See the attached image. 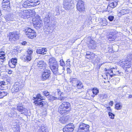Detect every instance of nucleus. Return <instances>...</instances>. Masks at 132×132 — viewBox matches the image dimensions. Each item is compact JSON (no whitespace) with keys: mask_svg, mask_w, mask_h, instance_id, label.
<instances>
[{"mask_svg":"<svg viewBox=\"0 0 132 132\" xmlns=\"http://www.w3.org/2000/svg\"><path fill=\"white\" fill-rule=\"evenodd\" d=\"M71 104L69 102H64L59 106V112L62 114L69 112L70 110Z\"/></svg>","mask_w":132,"mask_h":132,"instance_id":"nucleus-1","label":"nucleus"},{"mask_svg":"<svg viewBox=\"0 0 132 132\" xmlns=\"http://www.w3.org/2000/svg\"><path fill=\"white\" fill-rule=\"evenodd\" d=\"M34 99L35 101L34 103L36 106V107L38 108H41L45 104L44 102L42 101L43 98L39 94H38L35 96H34Z\"/></svg>","mask_w":132,"mask_h":132,"instance_id":"nucleus-2","label":"nucleus"},{"mask_svg":"<svg viewBox=\"0 0 132 132\" xmlns=\"http://www.w3.org/2000/svg\"><path fill=\"white\" fill-rule=\"evenodd\" d=\"M33 23L36 28L39 29L43 26L42 21L40 19V17L38 15L35 14L33 19Z\"/></svg>","mask_w":132,"mask_h":132,"instance_id":"nucleus-3","label":"nucleus"},{"mask_svg":"<svg viewBox=\"0 0 132 132\" xmlns=\"http://www.w3.org/2000/svg\"><path fill=\"white\" fill-rule=\"evenodd\" d=\"M18 13L19 16L23 19L30 18L32 14V11L31 10H27L23 11H20Z\"/></svg>","mask_w":132,"mask_h":132,"instance_id":"nucleus-4","label":"nucleus"},{"mask_svg":"<svg viewBox=\"0 0 132 132\" xmlns=\"http://www.w3.org/2000/svg\"><path fill=\"white\" fill-rule=\"evenodd\" d=\"M40 3V2L38 0H29L24 2L23 6L24 7H27V6H31L34 7L37 5H39Z\"/></svg>","mask_w":132,"mask_h":132,"instance_id":"nucleus-5","label":"nucleus"},{"mask_svg":"<svg viewBox=\"0 0 132 132\" xmlns=\"http://www.w3.org/2000/svg\"><path fill=\"white\" fill-rule=\"evenodd\" d=\"M25 33L27 37L31 39L35 38L36 36V33L35 31L29 27L25 29Z\"/></svg>","mask_w":132,"mask_h":132,"instance_id":"nucleus-6","label":"nucleus"},{"mask_svg":"<svg viewBox=\"0 0 132 132\" xmlns=\"http://www.w3.org/2000/svg\"><path fill=\"white\" fill-rule=\"evenodd\" d=\"M89 128V125L81 123L78 129V132H88Z\"/></svg>","mask_w":132,"mask_h":132,"instance_id":"nucleus-7","label":"nucleus"},{"mask_svg":"<svg viewBox=\"0 0 132 132\" xmlns=\"http://www.w3.org/2000/svg\"><path fill=\"white\" fill-rule=\"evenodd\" d=\"M19 34V33L18 32L14 31L10 32L9 33V40L13 42L17 40L18 39Z\"/></svg>","mask_w":132,"mask_h":132,"instance_id":"nucleus-8","label":"nucleus"},{"mask_svg":"<svg viewBox=\"0 0 132 132\" xmlns=\"http://www.w3.org/2000/svg\"><path fill=\"white\" fill-rule=\"evenodd\" d=\"M86 41L87 44V46L89 48H92L94 49L96 47V44L95 43V41L92 39L91 37H88L87 38Z\"/></svg>","mask_w":132,"mask_h":132,"instance_id":"nucleus-9","label":"nucleus"},{"mask_svg":"<svg viewBox=\"0 0 132 132\" xmlns=\"http://www.w3.org/2000/svg\"><path fill=\"white\" fill-rule=\"evenodd\" d=\"M75 128L72 123H70L66 125L63 128V132H72Z\"/></svg>","mask_w":132,"mask_h":132,"instance_id":"nucleus-10","label":"nucleus"},{"mask_svg":"<svg viewBox=\"0 0 132 132\" xmlns=\"http://www.w3.org/2000/svg\"><path fill=\"white\" fill-rule=\"evenodd\" d=\"M22 86L19 82H16L11 89L12 93H14L18 92L21 89Z\"/></svg>","mask_w":132,"mask_h":132,"instance_id":"nucleus-11","label":"nucleus"},{"mask_svg":"<svg viewBox=\"0 0 132 132\" xmlns=\"http://www.w3.org/2000/svg\"><path fill=\"white\" fill-rule=\"evenodd\" d=\"M73 5L71 3V0H65L64 2V8L66 10H70L72 8Z\"/></svg>","mask_w":132,"mask_h":132,"instance_id":"nucleus-12","label":"nucleus"},{"mask_svg":"<svg viewBox=\"0 0 132 132\" xmlns=\"http://www.w3.org/2000/svg\"><path fill=\"white\" fill-rule=\"evenodd\" d=\"M36 63L37 66L38 67L41 68H43L44 69V68L45 69L46 68L45 67L46 66V63L42 60H39L38 59L36 60Z\"/></svg>","mask_w":132,"mask_h":132,"instance_id":"nucleus-13","label":"nucleus"},{"mask_svg":"<svg viewBox=\"0 0 132 132\" xmlns=\"http://www.w3.org/2000/svg\"><path fill=\"white\" fill-rule=\"evenodd\" d=\"M53 25L50 26V24L45 25L44 27V31L46 34H51L53 32Z\"/></svg>","mask_w":132,"mask_h":132,"instance_id":"nucleus-14","label":"nucleus"},{"mask_svg":"<svg viewBox=\"0 0 132 132\" xmlns=\"http://www.w3.org/2000/svg\"><path fill=\"white\" fill-rule=\"evenodd\" d=\"M77 8L79 11H84L85 8L83 2L81 0L79 1L77 5Z\"/></svg>","mask_w":132,"mask_h":132,"instance_id":"nucleus-15","label":"nucleus"},{"mask_svg":"<svg viewBox=\"0 0 132 132\" xmlns=\"http://www.w3.org/2000/svg\"><path fill=\"white\" fill-rule=\"evenodd\" d=\"M50 70L45 69L44 70V72L42 74V78L43 80H44L48 78L50 76Z\"/></svg>","mask_w":132,"mask_h":132,"instance_id":"nucleus-16","label":"nucleus"},{"mask_svg":"<svg viewBox=\"0 0 132 132\" xmlns=\"http://www.w3.org/2000/svg\"><path fill=\"white\" fill-rule=\"evenodd\" d=\"M116 74H114L113 73V70L112 69H109L106 71V76H110L111 77H112L114 76L115 75H119L120 73L119 72V71H117L116 72Z\"/></svg>","mask_w":132,"mask_h":132,"instance_id":"nucleus-17","label":"nucleus"},{"mask_svg":"<svg viewBox=\"0 0 132 132\" xmlns=\"http://www.w3.org/2000/svg\"><path fill=\"white\" fill-rule=\"evenodd\" d=\"M50 68L52 70L53 73L54 74H58V64H54L53 65H52L50 66Z\"/></svg>","mask_w":132,"mask_h":132,"instance_id":"nucleus-18","label":"nucleus"},{"mask_svg":"<svg viewBox=\"0 0 132 132\" xmlns=\"http://www.w3.org/2000/svg\"><path fill=\"white\" fill-rule=\"evenodd\" d=\"M17 63V60L16 58H12L10 62H9V64L10 67L14 68Z\"/></svg>","mask_w":132,"mask_h":132,"instance_id":"nucleus-19","label":"nucleus"},{"mask_svg":"<svg viewBox=\"0 0 132 132\" xmlns=\"http://www.w3.org/2000/svg\"><path fill=\"white\" fill-rule=\"evenodd\" d=\"M47 49L45 48H40L37 49L36 51L38 54L44 55L46 54Z\"/></svg>","mask_w":132,"mask_h":132,"instance_id":"nucleus-20","label":"nucleus"},{"mask_svg":"<svg viewBox=\"0 0 132 132\" xmlns=\"http://www.w3.org/2000/svg\"><path fill=\"white\" fill-rule=\"evenodd\" d=\"M5 18L7 21L10 22L14 20L13 15V14H9L5 16Z\"/></svg>","mask_w":132,"mask_h":132,"instance_id":"nucleus-21","label":"nucleus"},{"mask_svg":"<svg viewBox=\"0 0 132 132\" xmlns=\"http://www.w3.org/2000/svg\"><path fill=\"white\" fill-rule=\"evenodd\" d=\"M130 10L127 8H125L122 9L120 11V12L118 13L119 16H121L125 14H127L129 12Z\"/></svg>","mask_w":132,"mask_h":132,"instance_id":"nucleus-22","label":"nucleus"},{"mask_svg":"<svg viewBox=\"0 0 132 132\" xmlns=\"http://www.w3.org/2000/svg\"><path fill=\"white\" fill-rule=\"evenodd\" d=\"M122 66L124 67L129 68L131 67V62L128 61H122L121 62Z\"/></svg>","mask_w":132,"mask_h":132,"instance_id":"nucleus-23","label":"nucleus"},{"mask_svg":"<svg viewBox=\"0 0 132 132\" xmlns=\"http://www.w3.org/2000/svg\"><path fill=\"white\" fill-rule=\"evenodd\" d=\"M62 7L60 5L56 6L55 8V12H56V15H59L60 14V12L62 10Z\"/></svg>","mask_w":132,"mask_h":132,"instance_id":"nucleus-24","label":"nucleus"},{"mask_svg":"<svg viewBox=\"0 0 132 132\" xmlns=\"http://www.w3.org/2000/svg\"><path fill=\"white\" fill-rule=\"evenodd\" d=\"M57 62L54 58H52L49 60V66L57 64Z\"/></svg>","mask_w":132,"mask_h":132,"instance_id":"nucleus-25","label":"nucleus"},{"mask_svg":"<svg viewBox=\"0 0 132 132\" xmlns=\"http://www.w3.org/2000/svg\"><path fill=\"white\" fill-rule=\"evenodd\" d=\"M17 109L19 112H22V113L26 112L27 110L26 109L24 108L22 106L19 105L17 106Z\"/></svg>","mask_w":132,"mask_h":132,"instance_id":"nucleus-26","label":"nucleus"},{"mask_svg":"<svg viewBox=\"0 0 132 132\" xmlns=\"http://www.w3.org/2000/svg\"><path fill=\"white\" fill-rule=\"evenodd\" d=\"M76 86L78 89H81L83 88V85L81 82L78 81L76 83Z\"/></svg>","mask_w":132,"mask_h":132,"instance_id":"nucleus-27","label":"nucleus"},{"mask_svg":"<svg viewBox=\"0 0 132 132\" xmlns=\"http://www.w3.org/2000/svg\"><path fill=\"white\" fill-rule=\"evenodd\" d=\"M50 17L49 15H46L44 19L45 25L50 24Z\"/></svg>","mask_w":132,"mask_h":132,"instance_id":"nucleus-28","label":"nucleus"},{"mask_svg":"<svg viewBox=\"0 0 132 132\" xmlns=\"http://www.w3.org/2000/svg\"><path fill=\"white\" fill-rule=\"evenodd\" d=\"M68 119L65 117H61L59 119V120L60 122L64 123L66 122L67 121Z\"/></svg>","mask_w":132,"mask_h":132,"instance_id":"nucleus-29","label":"nucleus"},{"mask_svg":"<svg viewBox=\"0 0 132 132\" xmlns=\"http://www.w3.org/2000/svg\"><path fill=\"white\" fill-rule=\"evenodd\" d=\"M31 56L30 55L27 54L24 56V60L25 61H30L31 59Z\"/></svg>","mask_w":132,"mask_h":132,"instance_id":"nucleus-30","label":"nucleus"},{"mask_svg":"<svg viewBox=\"0 0 132 132\" xmlns=\"http://www.w3.org/2000/svg\"><path fill=\"white\" fill-rule=\"evenodd\" d=\"M13 108L12 109L11 112V115H9V116L11 117H16L17 116V113L14 110Z\"/></svg>","mask_w":132,"mask_h":132,"instance_id":"nucleus-31","label":"nucleus"},{"mask_svg":"<svg viewBox=\"0 0 132 132\" xmlns=\"http://www.w3.org/2000/svg\"><path fill=\"white\" fill-rule=\"evenodd\" d=\"M5 52L3 51L0 52V59L4 60L5 58Z\"/></svg>","mask_w":132,"mask_h":132,"instance_id":"nucleus-32","label":"nucleus"},{"mask_svg":"<svg viewBox=\"0 0 132 132\" xmlns=\"http://www.w3.org/2000/svg\"><path fill=\"white\" fill-rule=\"evenodd\" d=\"M7 93L5 91H0V98H3L4 96L6 95Z\"/></svg>","mask_w":132,"mask_h":132,"instance_id":"nucleus-33","label":"nucleus"},{"mask_svg":"<svg viewBox=\"0 0 132 132\" xmlns=\"http://www.w3.org/2000/svg\"><path fill=\"white\" fill-rule=\"evenodd\" d=\"M117 5V2H114L110 3L109 4V6L110 7L114 8Z\"/></svg>","mask_w":132,"mask_h":132,"instance_id":"nucleus-34","label":"nucleus"},{"mask_svg":"<svg viewBox=\"0 0 132 132\" xmlns=\"http://www.w3.org/2000/svg\"><path fill=\"white\" fill-rule=\"evenodd\" d=\"M100 23L101 25L103 26H106L107 24V21L105 19H102L101 20Z\"/></svg>","mask_w":132,"mask_h":132,"instance_id":"nucleus-35","label":"nucleus"},{"mask_svg":"<svg viewBox=\"0 0 132 132\" xmlns=\"http://www.w3.org/2000/svg\"><path fill=\"white\" fill-rule=\"evenodd\" d=\"M122 107V105L120 103H117L116 104L115 108L116 109L119 110Z\"/></svg>","mask_w":132,"mask_h":132,"instance_id":"nucleus-36","label":"nucleus"},{"mask_svg":"<svg viewBox=\"0 0 132 132\" xmlns=\"http://www.w3.org/2000/svg\"><path fill=\"white\" fill-rule=\"evenodd\" d=\"M92 91L94 94L97 95L99 92L98 89L96 88H93L92 89Z\"/></svg>","mask_w":132,"mask_h":132,"instance_id":"nucleus-37","label":"nucleus"},{"mask_svg":"<svg viewBox=\"0 0 132 132\" xmlns=\"http://www.w3.org/2000/svg\"><path fill=\"white\" fill-rule=\"evenodd\" d=\"M0 88L1 87H4L6 86V82L4 81H0Z\"/></svg>","mask_w":132,"mask_h":132,"instance_id":"nucleus-38","label":"nucleus"},{"mask_svg":"<svg viewBox=\"0 0 132 132\" xmlns=\"http://www.w3.org/2000/svg\"><path fill=\"white\" fill-rule=\"evenodd\" d=\"M49 100H50L51 101H53L54 100H56L57 99L56 97H55L52 95H50L48 97Z\"/></svg>","mask_w":132,"mask_h":132,"instance_id":"nucleus-39","label":"nucleus"},{"mask_svg":"<svg viewBox=\"0 0 132 132\" xmlns=\"http://www.w3.org/2000/svg\"><path fill=\"white\" fill-rule=\"evenodd\" d=\"M13 130L16 132H19V126H16L14 128L12 127Z\"/></svg>","mask_w":132,"mask_h":132,"instance_id":"nucleus-40","label":"nucleus"},{"mask_svg":"<svg viewBox=\"0 0 132 132\" xmlns=\"http://www.w3.org/2000/svg\"><path fill=\"white\" fill-rule=\"evenodd\" d=\"M116 38V37L114 36H111L109 37L108 39L110 41H113L115 40Z\"/></svg>","mask_w":132,"mask_h":132,"instance_id":"nucleus-41","label":"nucleus"},{"mask_svg":"<svg viewBox=\"0 0 132 132\" xmlns=\"http://www.w3.org/2000/svg\"><path fill=\"white\" fill-rule=\"evenodd\" d=\"M108 115L109 117L111 119H113L114 118L115 116V115L114 114H113L111 112H108Z\"/></svg>","mask_w":132,"mask_h":132,"instance_id":"nucleus-42","label":"nucleus"},{"mask_svg":"<svg viewBox=\"0 0 132 132\" xmlns=\"http://www.w3.org/2000/svg\"><path fill=\"white\" fill-rule=\"evenodd\" d=\"M39 129V130L40 129L41 131L43 132L44 131H46L45 130H46L47 128L46 127H44V126H42Z\"/></svg>","mask_w":132,"mask_h":132,"instance_id":"nucleus-43","label":"nucleus"},{"mask_svg":"<svg viewBox=\"0 0 132 132\" xmlns=\"http://www.w3.org/2000/svg\"><path fill=\"white\" fill-rule=\"evenodd\" d=\"M2 7L3 8H6L9 6V4L7 5V3L4 4V3H2Z\"/></svg>","mask_w":132,"mask_h":132,"instance_id":"nucleus-44","label":"nucleus"},{"mask_svg":"<svg viewBox=\"0 0 132 132\" xmlns=\"http://www.w3.org/2000/svg\"><path fill=\"white\" fill-rule=\"evenodd\" d=\"M114 16H109L108 17V19L110 21H112L114 19Z\"/></svg>","mask_w":132,"mask_h":132,"instance_id":"nucleus-45","label":"nucleus"},{"mask_svg":"<svg viewBox=\"0 0 132 132\" xmlns=\"http://www.w3.org/2000/svg\"><path fill=\"white\" fill-rule=\"evenodd\" d=\"M43 94L45 96H47L49 95V93L47 91H44L43 92Z\"/></svg>","mask_w":132,"mask_h":132,"instance_id":"nucleus-46","label":"nucleus"},{"mask_svg":"<svg viewBox=\"0 0 132 132\" xmlns=\"http://www.w3.org/2000/svg\"><path fill=\"white\" fill-rule=\"evenodd\" d=\"M60 65H61L63 66L65 65V63L64 62L63 60H61L60 61Z\"/></svg>","mask_w":132,"mask_h":132,"instance_id":"nucleus-47","label":"nucleus"},{"mask_svg":"<svg viewBox=\"0 0 132 132\" xmlns=\"http://www.w3.org/2000/svg\"><path fill=\"white\" fill-rule=\"evenodd\" d=\"M2 3H7V5L10 4V2L9 0H3Z\"/></svg>","mask_w":132,"mask_h":132,"instance_id":"nucleus-48","label":"nucleus"},{"mask_svg":"<svg viewBox=\"0 0 132 132\" xmlns=\"http://www.w3.org/2000/svg\"><path fill=\"white\" fill-rule=\"evenodd\" d=\"M33 52L32 50H29L28 51V54H27L30 55V56H32V54Z\"/></svg>","mask_w":132,"mask_h":132,"instance_id":"nucleus-49","label":"nucleus"},{"mask_svg":"<svg viewBox=\"0 0 132 132\" xmlns=\"http://www.w3.org/2000/svg\"><path fill=\"white\" fill-rule=\"evenodd\" d=\"M61 11V14L62 16H64L65 15V12L64 10H62Z\"/></svg>","mask_w":132,"mask_h":132,"instance_id":"nucleus-50","label":"nucleus"},{"mask_svg":"<svg viewBox=\"0 0 132 132\" xmlns=\"http://www.w3.org/2000/svg\"><path fill=\"white\" fill-rule=\"evenodd\" d=\"M120 80V78H115L114 80L115 81H116V82L118 83Z\"/></svg>","mask_w":132,"mask_h":132,"instance_id":"nucleus-51","label":"nucleus"},{"mask_svg":"<svg viewBox=\"0 0 132 132\" xmlns=\"http://www.w3.org/2000/svg\"><path fill=\"white\" fill-rule=\"evenodd\" d=\"M76 79V78H71L70 79V82H73V81L75 80Z\"/></svg>","mask_w":132,"mask_h":132,"instance_id":"nucleus-52","label":"nucleus"},{"mask_svg":"<svg viewBox=\"0 0 132 132\" xmlns=\"http://www.w3.org/2000/svg\"><path fill=\"white\" fill-rule=\"evenodd\" d=\"M106 108L108 110V111L109 112H111L112 111L111 110V109L110 108V107H107Z\"/></svg>","mask_w":132,"mask_h":132,"instance_id":"nucleus-53","label":"nucleus"},{"mask_svg":"<svg viewBox=\"0 0 132 132\" xmlns=\"http://www.w3.org/2000/svg\"><path fill=\"white\" fill-rule=\"evenodd\" d=\"M113 104V102L112 101H110L109 103V104L111 106H112Z\"/></svg>","mask_w":132,"mask_h":132,"instance_id":"nucleus-54","label":"nucleus"},{"mask_svg":"<svg viewBox=\"0 0 132 132\" xmlns=\"http://www.w3.org/2000/svg\"><path fill=\"white\" fill-rule=\"evenodd\" d=\"M89 52H87L86 53V55H87L88 56H91L90 54H89Z\"/></svg>","mask_w":132,"mask_h":132,"instance_id":"nucleus-55","label":"nucleus"},{"mask_svg":"<svg viewBox=\"0 0 132 132\" xmlns=\"http://www.w3.org/2000/svg\"><path fill=\"white\" fill-rule=\"evenodd\" d=\"M131 97H132V95H129L128 97V99L131 98Z\"/></svg>","mask_w":132,"mask_h":132,"instance_id":"nucleus-56","label":"nucleus"},{"mask_svg":"<svg viewBox=\"0 0 132 132\" xmlns=\"http://www.w3.org/2000/svg\"><path fill=\"white\" fill-rule=\"evenodd\" d=\"M91 55L92 56H91V57L92 58V59L95 56V54H91Z\"/></svg>","mask_w":132,"mask_h":132,"instance_id":"nucleus-57","label":"nucleus"},{"mask_svg":"<svg viewBox=\"0 0 132 132\" xmlns=\"http://www.w3.org/2000/svg\"><path fill=\"white\" fill-rule=\"evenodd\" d=\"M66 64H67L68 66H70V63H69V62H68V63L66 62Z\"/></svg>","mask_w":132,"mask_h":132,"instance_id":"nucleus-58","label":"nucleus"},{"mask_svg":"<svg viewBox=\"0 0 132 132\" xmlns=\"http://www.w3.org/2000/svg\"><path fill=\"white\" fill-rule=\"evenodd\" d=\"M86 57L87 58H88V59H89L90 58L92 59V58H91L90 56H89L87 55H86Z\"/></svg>","mask_w":132,"mask_h":132,"instance_id":"nucleus-59","label":"nucleus"},{"mask_svg":"<svg viewBox=\"0 0 132 132\" xmlns=\"http://www.w3.org/2000/svg\"><path fill=\"white\" fill-rule=\"evenodd\" d=\"M57 92H58V94H60L59 92H60V90L59 89H57Z\"/></svg>","mask_w":132,"mask_h":132,"instance_id":"nucleus-60","label":"nucleus"},{"mask_svg":"<svg viewBox=\"0 0 132 132\" xmlns=\"http://www.w3.org/2000/svg\"><path fill=\"white\" fill-rule=\"evenodd\" d=\"M64 99V98L63 97H61L60 98V100H63Z\"/></svg>","mask_w":132,"mask_h":132,"instance_id":"nucleus-61","label":"nucleus"},{"mask_svg":"<svg viewBox=\"0 0 132 132\" xmlns=\"http://www.w3.org/2000/svg\"><path fill=\"white\" fill-rule=\"evenodd\" d=\"M127 20V22H129V18H127L126 19Z\"/></svg>","mask_w":132,"mask_h":132,"instance_id":"nucleus-62","label":"nucleus"},{"mask_svg":"<svg viewBox=\"0 0 132 132\" xmlns=\"http://www.w3.org/2000/svg\"><path fill=\"white\" fill-rule=\"evenodd\" d=\"M70 61L69 59L68 60H67L66 62H67V63H68V62L70 63Z\"/></svg>","mask_w":132,"mask_h":132,"instance_id":"nucleus-63","label":"nucleus"},{"mask_svg":"<svg viewBox=\"0 0 132 132\" xmlns=\"http://www.w3.org/2000/svg\"><path fill=\"white\" fill-rule=\"evenodd\" d=\"M26 43H27L26 42H24L22 43V45H25V44H26Z\"/></svg>","mask_w":132,"mask_h":132,"instance_id":"nucleus-64","label":"nucleus"}]
</instances>
